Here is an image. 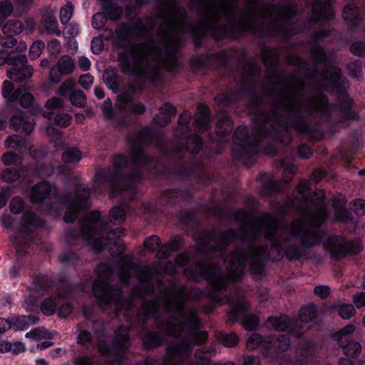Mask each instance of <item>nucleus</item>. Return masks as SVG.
Returning a JSON list of instances; mask_svg holds the SVG:
<instances>
[{"instance_id": "obj_1", "label": "nucleus", "mask_w": 365, "mask_h": 365, "mask_svg": "<svg viewBox=\"0 0 365 365\" xmlns=\"http://www.w3.org/2000/svg\"><path fill=\"white\" fill-rule=\"evenodd\" d=\"M297 190L299 197L287 202L286 212L297 210L299 219L290 225L280 223L270 213L253 215L247 209H239L235 216L241 222L237 232L199 231L195 236L197 259L190 264L188 253L178 255L175 262L164 266L163 271L173 274L182 269L195 281L207 280L211 287L207 296L210 302L203 307V312H211L216 304H228V319L235 322L248 308L242 294L237 291L235 297H220V291L232 281L240 279L245 267L252 274H259L267 258L272 261L283 257L298 259L306 248L317 245L322 238L320 227L327 217L324 192L317 190L311 194L307 180L299 182Z\"/></svg>"}, {"instance_id": "obj_2", "label": "nucleus", "mask_w": 365, "mask_h": 365, "mask_svg": "<svg viewBox=\"0 0 365 365\" xmlns=\"http://www.w3.org/2000/svg\"><path fill=\"white\" fill-rule=\"evenodd\" d=\"M199 21L190 22L185 8L176 4L158 9L152 16L138 19L132 25L122 24L115 29L114 45L120 52V66L124 73L155 81L168 63H174L182 36L190 34L202 38L212 34L221 39L234 32L252 31L263 26V0H191Z\"/></svg>"}, {"instance_id": "obj_3", "label": "nucleus", "mask_w": 365, "mask_h": 365, "mask_svg": "<svg viewBox=\"0 0 365 365\" xmlns=\"http://www.w3.org/2000/svg\"><path fill=\"white\" fill-rule=\"evenodd\" d=\"M312 65L293 54L287 56L288 63L297 67L299 75L286 83L274 86L277 102L271 106L269 113H260L255 117L252 136H248L247 128L238 127L234 133L235 143L249 155L261 151L274 154L272 148H262L261 143L271 138L275 142L288 144L291 141L289 128L311 140H317L322 133L311 125L307 119L312 115L328 118L336 108L329 105L327 98L318 92L319 89L335 92L341 101L340 117L344 120L354 119L356 114L351 110L353 101L348 98L344 79L340 69L332 65L330 55L317 44L310 46Z\"/></svg>"}, {"instance_id": "obj_4", "label": "nucleus", "mask_w": 365, "mask_h": 365, "mask_svg": "<svg viewBox=\"0 0 365 365\" xmlns=\"http://www.w3.org/2000/svg\"><path fill=\"white\" fill-rule=\"evenodd\" d=\"M130 146V159L117 155L114 157L112 170H101L96 173L95 184L110 190V197H120L123 201L131 200L135 195V184L143 178L142 170L155 165L154 159L148 158L144 148L150 143L159 147L163 154V136L153 132L150 127H145L138 133L127 138Z\"/></svg>"}, {"instance_id": "obj_5", "label": "nucleus", "mask_w": 365, "mask_h": 365, "mask_svg": "<svg viewBox=\"0 0 365 365\" xmlns=\"http://www.w3.org/2000/svg\"><path fill=\"white\" fill-rule=\"evenodd\" d=\"M125 218V210L119 206L110 210L109 220L102 218L98 211L91 212L81 220V232H71L68 240L71 242L81 237L95 252H101L108 245H117V240L124 235V230L112 227L121 224Z\"/></svg>"}, {"instance_id": "obj_6", "label": "nucleus", "mask_w": 365, "mask_h": 365, "mask_svg": "<svg viewBox=\"0 0 365 365\" xmlns=\"http://www.w3.org/2000/svg\"><path fill=\"white\" fill-rule=\"evenodd\" d=\"M90 195L89 189L85 185H81L76 188L73 195L63 193L58 196L54 185L42 181L31 188L30 197L33 202L37 203L41 202L48 196H56L58 203L53 205L51 210L60 205L66 207L64 221L70 222L76 220L80 212L89 208L91 206Z\"/></svg>"}, {"instance_id": "obj_7", "label": "nucleus", "mask_w": 365, "mask_h": 365, "mask_svg": "<svg viewBox=\"0 0 365 365\" xmlns=\"http://www.w3.org/2000/svg\"><path fill=\"white\" fill-rule=\"evenodd\" d=\"M27 48L24 41L17 43L15 50L8 51L6 49L0 50V66L9 64L12 68L7 71V76L9 79L21 82L31 77L33 68L27 65V58L25 54L22 53Z\"/></svg>"}, {"instance_id": "obj_8", "label": "nucleus", "mask_w": 365, "mask_h": 365, "mask_svg": "<svg viewBox=\"0 0 365 365\" xmlns=\"http://www.w3.org/2000/svg\"><path fill=\"white\" fill-rule=\"evenodd\" d=\"M129 329L125 326L120 327L115 331L112 346H109L103 339L106 336L105 329L96 330L95 334L98 339V347L103 356H113V359L110 365H122L123 353L130 345Z\"/></svg>"}, {"instance_id": "obj_9", "label": "nucleus", "mask_w": 365, "mask_h": 365, "mask_svg": "<svg viewBox=\"0 0 365 365\" xmlns=\"http://www.w3.org/2000/svg\"><path fill=\"white\" fill-rule=\"evenodd\" d=\"M289 346V339L286 335H272L262 338L259 334H252L247 340L246 347L250 351L257 348L262 350L267 357L274 359L285 351Z\"/></svg>"}, {"instance_id": "obj_10", "label": "nucleus", "mask_w": 365, "mask_h": 365, "mask_svg": "<svg viewBox=\"0 0 365 365\" xmlns=\"http://www.w3.org/2000/svg\"><path fill=\"white\" fill-rule=\"evenodd\" d=\"M191 120V115L188 111L183 112L178 119V125L175 134L180 142L173 148V153L180 158L181 153H189L191 154L197 153L202 148V140L197 134H193L187 137L189 132L188 123Z\"/></svg>"}, {"instance_id": "obj_11", "label": "nucleus", "mask_w": 365, "mask_h": 365, "mask_svg": "<svg viewBox=\"0 0 365 365\" xmlns=\"http://www.w3.org/2000/svg\"><path fill=\"white\" fill-rule=\"evenodd\" d=\"M14 217L10 215H4L1 217V222L4 227L15 229L22 237V240H19L18 236L15 237L14 241L18 245H26L28 243L27 237H30L33 230L41 224L38 217L29 210L23 213L21 221L17 226L14 225Z\"/></svg>"}, {"instance_id": "obj_12", "label": "nucleus", "mask_w": 365, "mask_h": 365, "mask_svg": "<svg viewBox=\"0 0 365 365\" xmlns=\"http://www.w3.org/2000/svg\"><path fill=\"white\" fill-rule=\"evenodd\" d=\"M144 246L145 249L150 252H154L158 250L156 254L157 257L164 259L168 257L171 252L180 249L182 246V239L180 237H175L168 244L161 246L160 238L157 236H151L146 239L144 242Z\"/></svg>"}, {"instance_id": "obj_13", "label": "nucleus", "mask_w": 365, "mask_h": 365, "mask_svg": "<svg viewBox=\"0 0 365 365\" xmlns=\"http://www.w3.org/2000/svg\"><path fill=\"white\" fill-rule=\"evenodd\" d=\"M133 95L129 92L120 93L115 102V109L120 115H142L146 110L145 105L141 102L133 101Z\"/></svg>"}, {"instance_id": "obj_14", "label": "nucleus", "mask_w": 365, "mask_h": 365, "mask_svg": "<svg viewBox=\"0 0 365 365\" xmlns=\"http://www.w3.org/2000/svg\"><path fill=\"white\" fill-rule=\"evenodd\" d=\"M46 108L49 110L48 118L51 121L60 126H68L71 118L68 114L61 111L63 106V100L60 98H53L48 100L46 104Z\"/></svg>"}, {"instance_id": "obj_15", "label": "nucleus", "mask_w": 365, "mask_h": 365, "mask_svg": "<svg viewBox=\"0 0 365 365\" xmlns=\"http://www.w3.org/2000/svg\"><path fill=\"white\" fill-rule=\"evenodd\" d=\"M75 68V63L68 55L62 56L56 66L50 71L49 78L51 82L57 83L61 81L62 76L72 73Z\"/></svg>"}, {"instance_id": "obj_16", "label": "nucleus", "mask_w": 365, "mask_h": 365, "mask_svg": "<svg viewBox=\"0 0 365 365\" xmlns=\"http://www.w3.org/2000/svg\"><path fill=\"white\" fill-rule=\"evenodd\" d=\"M36 27V21L32 18H28L23 23L16 19L8 21L2 27L4 35H18L22 32L30 34Z\"/></svg>"}, {"instance_id": "obj_17", "label": "nucleus", "mask_w": 365, "mask_h": 365, "mask_svg": "<svg viewBox=\"0 0 365 365\" xmlns=\"http://www.w3.org/2000/svg\"><path fill=\"white\" fill-rule=\"evenodd\" d=\"M268 323L272 329L277 331H282L287 330V332L292 336H299L302 332L299 331V329L300 326L298 322L295 324L291 323L289 317L287 316H282L279 317H269L268 319Z\"/></svg>"}, {"instance_id": "obj_18", "label": "nucleus", "mask_w": 365, "mask_h": 365, "mask_svg": "<svg viewBox=\"0 0 365 365\" xmlns=\"http://www.w3.org/2000/svg\"><path fill=\"white\" fill-rule=\"evenodd\" d=\"M360 245L358 242L346 241L343 238L336 240V243L331 248V256L334 259H339L344 255H356L359 252Z\"/></svg>"}, {"instance_id": "obj_19", "label": "nucleus", "mask_w": 365, "mask_h": 365, "mask_svg": "<svg viewBox=\"0 0 365 365\" xmlns=\"http://www.w3.org/2000/svg\"><path fill=\"white\" fill-rule=\"evenodd\" d=\"M68 296V294L66 292L58 289L56 294L45 297L41 304V312L47 316L53 315L60 304V301Z\"/></svg>"}, {"instance_id": "obj_20", "label": "nucleus", "mask_w": 365, "mask_h": 365, "mask_svg": "<svg viewBox=\"0 0 365 365\" xmlns=\"http://www.w3.org/2000/svg\"><path fill=\"white\" fill-rule=\"evenodd\" d=\"M11 126L16 131H24L29 134L34 130V119L25 116L23 112H19L12 116Z\"/></svg>"}, {"instance_id": "obj_21", "label": "nucleus", "mask_w": 365, "mask_h": 365, "mask_svg": "<svg viewBox=\"0 0 365 365\" xmlns=\"http://www.w3.org/2000/svg\"><path fill=\"white\" fill-rule=\"evenodd\" d=\"M176 113V109L171 104L164 103L160 108L159 112L156 114L153 120L155 125L165 127L171 121V118Z\"/></svg>"}, {"instance_id": "obj_22", "label": "nucleus", "mask_w": 365, "mask_h": 365, "mask_svg": "<svg viewBox=\"0 0 365 365\" xmlns=\"http://www.w3.org/2000/svg\"><path fill=\"white\" fill-rule=\"evenodd\" d=\"M42 27L49 34L61 36V31L58 29V23L56 17V11L53 9L46 10L43 14Z\"/></svg>"}, {"instance_id": "obj_23", "label": "nucleus", "mask_w": 365, "mask_h": 365, "mask_svg": "<svg viewBox=\"0 0 365 365\" xmlns=\"http://www.w3.org/2000/svg\"><path fill=\"white\" fill-rule=\"evenodd\" d=\"M14 168H8L3 170L1 175V179L6 182H13L19 178H22L24 180H26L29 173V168L26 165Z\"/></svg>"}, {"instance_id": "obj_24", "label": "nucleus", "mask_w": 365, "mask_h": 365, "mask_svg": "<svg viewBox=\"0 0 365 365\" xmlns=\"http://www.w3.org/2000/svg\"><path fill=\"white\" fill-rule=\"evenodd\" d=\"M210 125L209 108L203 105H199L195 118V128L199 131H205Z\"/></svg>"}, {"instance_id": "obj_25", "label": "nucleus", "mask_w": 365, "mask_h": 365, "mask_svg": "<svg viewBox=\"0 0 365 365\" xmlns=\"http://www.w3.org/2000/svg\"><path fill=\"white\" fill-rule=\"evenodd\" d=\"M103 78L106 86L115 93L119 91L123 83L122 78L112 69L106 70Z\"/></svg>"}, {"instance_id": "obj_26", "label": "nucleus", "mask_w": 365, "mask_h": 365, "mask_svg": "<svg viewBox=\"0 0 365 365\" xmlns=\"http://www.w3.org/2000/svg\"><path fill=\"white\" fill-rule=\"evenodd\" d=\"M102 111L105 118L107 120H111L114 123L116 124V125L124 126L126 125V120H119L116 118L112 107V103L109 98L106 99L103 102L102 106Z\"/></svg>"}, {"instance_id": "obj_27", "label": "nucleus", "mask_w": 365, "mask_h": 365, "mask_svg": "<svg viewBox=\"0 0 365 365\" xmlns=\"http://www.w3.org/2000/svg\"><path fill=\"white\" fill-rule=\"evenodd\" d=\"M21 93L20 89H14L13 83L9 81H4L2 85V96L9 102H14L19 99Z\"/></svg>"}, {"instance_id": "obj_28", "label": "nucleus", "mask_w": 365, "mask_h": 365, "mask_svg": "<svg viewBox=\"0 0 365 365\" xmlns=\"http://www.w3.org/2000/svg\"><path fill=\"white\" fill-rule=\"evenodd\" d=\"M343 17L351 26L357 24L359 21V14L354 4L350 3L344 7Z\"/></svg>"}, {"instance_id": "obj_29", "label": "nucleus", "mask_w": 365, "mask_h": 365, "mask_svg": "<svg viewBox=\"0 0 365 365\" xmlns=\"http://www.w3.org/2000/svg\"><path fill=\"white\" fill-rule=\"evenodd\" d=\"M26 140L18 135H13L5 140V145L7 148L14 149L19 152L26 150Z\"/></svg>"}, {"instance_id": "obj_30", "label": "nucleus", "mask_w": 365, "mask_h": 365, "mask_svg": "<svg viewBox=\"0 0 365 365\" xmlns=\"http://www.w3.org/2000/svg\"><path fill=\"white\" fill-rule=\"evenodd\" d=\"M263 62L269 69H274L279 62L277 51L273 48H266L263 52Z\"/></svg>"}, {"instance_id": "obj_31", "label": "nucleus", "mask_w": 365, "mask_h": 365, "mask_svg": "<svg viewBox=\"0 0 365 365\" xmlns=\"http://www.w3.org/2000/svg\"><path fill=\"white\" fill-rule=\"evenodd\" d=\"M82 158L81 151L75 148H66L62 154V160L66 163H77Z\"/></svg>"}, {"instance_id": "obj_32", "label": "nucleus", "mask_w": 365, "mask_h": 365, "mask_svg": "<svg viewBox=\"0 0 365 365\" xmlns=\"http://www.w3.org/2000/svg\"><path fill=\"white\" fill-rule=\"evenodd\" d=\"M333 207L335 210L336 220L347 222L350 219V212L345 208L342 201L334 200Z\"/></svg>"}, {"instance_id": "obj_33", "label": "nucleus", "mask_w": 365, "mask_h": 365, "mask_svg": "<svg viewBox=\"0 0 365 365\" xmlns=\"http://www.w3.org/2000/svg\"><path fill=\"white\" fill-rule=\"evenodd\" d=\"M233 128L232 120L227 115H223L217 123L216 131L220 135H225L230 133Z\"/></svg>"}, {"instance_id": "obj_34", "label": "nucleus", "mask_w": 365, "mask_h": 365, "mask_svg": "<svg viewBox=\"0 0 365 365\" xmlns=\"http://www.w3.org/2000/svg\"><path fill=\"white\" fill-rule=\"evenodd\" d=\"M334 18L330 0H320V22L328 21Z\"/></svg>"}, {"instance_id": "obj_35", "label": "nucleus", "mask_w": 365, "mask_h": 365, "mask_svg": "<svg viewBox=\"0 0 365 365\" xmlns=\"http://www.w3.org/2000/svg\"><path fill=\"white\" fill-rule=\"evenodd\" d=\"M87 327V322L78 326V335L77 337V341L78 344L86 346L93 344L92 336L91 333L86 329V327Z\"/></svg>"}, {"instance_id": "obj_36", "label": "nucleus", "mask_w": 365, "mask_h": 365, "mask_svg": "<svg viewBox=\"0 0 365 365\" xmlns=\"http://www.w3.org/2000/svg\"><path fill=\"white\" fill-rule=\"evenodd\" d=\"M259 180L263 185L266 195H270L279 190V183L272 179H269V178L264 173L259 175Z\"/></svg>"}, {"instance_id": "obj_37", "label": "nucleus", "mask_w": 365, "mask_h": 365, "mask_svg": "<svg viewBox=\"0 0 365 365\" xmlns=\"http://www.w3.org/2000/svg\"><path fill=\"white\" fill-rule=\"evenodd\" d=\"M317 315V307L314 304H308L302 307L299 312L301 322H309L313 320Z\"/></svg>"}, {"instance_id": "obj_38", "label": "nucleus", "mask_w": 365, "mask_h": 365, "mask_svg": "<svg viewBox=\"0 0 365 365\" xmlns=\"http://www.w3.org/2000/svg\"><path fill=\"white\" fill-rule=\"evenodd\" d=\"M106 14L113 21L118 20L123 14V9L110 2L103 6Z\"/></svg>"}, {"instance_id": "obj_39", "label": "nucleus", "mask_w": 365, "mask_h": 365, "mask_svg": "<svg viewBox=\"0 0 365 365\" xmlns=\"http://www.w3.org/2000/svg\"><path fill=\"white\" fill-rule=\"evenodd\" d=\"M2 161L6 165H16L20 167L22 165L23 159L20 155L14 154L11 151L6 152L2 156Z\"/></svg>"}, {"instance_id": "obj_40", "label": "nucleus", "mask_w": 365, "mask_h": 365, "mask_svg": "<svg viewBox=\"0 0 365 365\" xmlns=\"http://www.w3.org/2000/svg\"><path fill=\"white\" fill-rule=\"evenodd\" d=\"M355 327L349 324L343 328L337 335L338 344L339 346H344V343L351 339V334L354 331Z\"/></svg>"}, {"instance_id": "obj_41", "label": "nucleus", "mask_w": 365, "mask_h": 365, "mask_svg": "<svg viewBox=\"0 0 365 365\" xmlns=\"http://www.w3.org/2000/svg\"><path fill=\"white\" fill-rule=\"evenodd\" d=\"M259 324V318L253 314H245L242 319V326L245 329L252 331L255 329Z\"/></svg>"}, {"instance_id": "obj_42", "label": "nucleus", "mask_w": 365, "mask_h": 365, "mask_svg": "<svg viewBox=\"0 0 365 365\" xmlns=\"http://www.w3.org/2000/svg\"><path fill=\"white\" fill-rule=\"evenodd\" d=\"M343 348L344 354L347 356H354L361 351V345L351 339L349 341L344 343V346H340Z\"/></svg>"}, {"instance_id": "obj_43", "label": "nucleus", "mask_w": 365, "mask_h": 365, "mask_svg": "<svg viewBox=\"0 0 365 365\" xmlns=\"http://www.w3.org/2000/svg\"><path fill=\"white\" fill-rule=\"evenodd\" d=\"M281 164L284 168L282 180L284 182L288 183L296 173L297 168L294 165L287 163L284 160H282Z\"/></svg>"}, {"instance_id": "obj_44", "label": "nucleus", "mask_w": 365, "mask_h": 365, "mask_svg": "<svg viewBox=\"0 0 365 365\" xmlns=\"http://www.w3.org/2000/svg\"><path fill=\"white\" fill-rule=\"evenodd\" d=\"M71 103L77 107H84L86 102V95L82 91L78 90L72 92L69 96Z\"/></svg>"}, {"instance_id": "obj_45", "label": "nucleus", "mask_w": 365, "mask_h": 365, "mask_svg": "<svg viewBox=\"0 0 365 365\" xmlns=\"http://www.w3.org/2000/svg\"><path fill=\"white\" fill-rule=\"evenodd\" d=\"M14 11L12 3L9 0H2L0 1V24L9 16Z\"/></svg>"}, {"instance_id": "obj_46", "label": "nucleus", "mask_w": 365, "mask_h": 365, "mask_svg": "<svg viewBox=\"0 0 365 365\" xmlns=\"http://www.w3.org/2000/svg\"><path fill=\"white\" fill-rule=\"evenodd\" d=\"M73 14V5L71 3H67L60 10V21L62 24H66Z\"/></svg>"}, {"instance_id": "obj_47", "label": "nucleus", "mask_w": 365, "mask_h": 365, "mask_svg": "<svg viewBox=\"0 0 365 365\" xmlns=\"http://www.w3.org/2000/svg\"><path fill=\"white\" fill-rule=\"evenodd\" d=\"M37 318L34 316H21L16 320L18 327L21 329H26L30 326L37 323Z\"/></svg>"}, {"instance_id": "obj_48", "label": "nucleus", "mask_w": 365, "mask_h": 365, "mask_svg": "<svg viewBox=\"0 0 365 365\" xmlns=\"http://www.w3.org/2000/svg\"><path fill=\"white\" fill-rule=\"evenodd\" d=\"M75 86L76 82L74 80L68 79L61 85L58 88V93L63 96H70L71 93L74 91L73 88Z\"/></svg>"}, {"instance_id": "obj_49", "label": "nucleus", "mask_w": 365, "mask_h": 365, "mask_svg": "<svg viewBox=\"0 0 365 365\" xmlns=\"http://www.w3.org/2000/svg\"><path fill=\"white\" fill-rule=\"evenodd\" d=\"M44 46L45 44L43 42L41 41H35L30 47L29 53V58L31 60L36 59L41 55Z\"/></svg>"}, {"instance_id": "obj_50", "label": "nucleus", "mask_w": 365, "mask_h": 365, "mask_svg": "<svg viewBox=\"0 0 365 365\" xmlns=\"http://www.w3.org/2000/svg\"><path fill=\"white\" fill-rule=\"evenodd\" d=\"M9 208L13 214L20 213L24 208V202L21 197H14L9 203Z\"/></svg>"}, {"instance_id": "obj_51", "label": "nucleus", "mask_w": 365, "mask_h": 365, "mask_svg": "<svg viewBox=\"0 0 365 365\" xmlns=\"http://www.w3.org/2000/svg\"><path fill=\"white\" fill-rule=\"evenodd\" d=\"M338 312L339 316L347 319L351 318L355 313V309L351 304H341L338 307Z\"/></svg>"}, {"instance_id": "obj_52", "label": "nucleus", "mask_w": 365, "mask_h": 365, "mask_svg": "<svg viewBox=\"0 0 365 365\" xmlns=\"http://www.w3.org/2000/svg\"><path fill=\"white\" fill-rule=\"evenodd\" d=\"M347 68L349 75L354 78H359L362 72L361 63L357 60L350 61Z\"/></svg>"}, {"instance_id": "obj_53", "label": "nucleus", "mask_w": 365, "mask_h": 365, "mask_svg": "<svg viewBox=\"0 0 365 365\" xmlns=\"http://www.w3.org/2000/svg\"><path fill=\"white\" fill-rule=\"evenodd\" d=\"M222 344L227 347L236 346L239 342L238 336L235 333L225 334L221 336Z\"/></svg>"}, {"instance_id": "obj_54", "label": "nucleus", "mask_w": 365, "mask_h": 365, "mask_svg": "<svg viewBox=\"0 0 365 365\" xmlns=\"http://www.w3.org/2000/svg\"><path fill=\"white\" fill-rule=\"evenodd\" d=\"M106 21L107 18L105 14L102 13H96L92 18V26L95 29H101L105 26Z\"/></svg>"}, {"instance_id": "obj_55", "label": "nucleus", "mask_w": 365, "mask_h": 365, "mask_svg": "<svg viewBox=\"0 0 365 365\" xmlns=\"http://www.w3.org/2000/svg\"><path fill=\"white\" fill-rule=\"evenodd\" d=\"M55 172L54 168L51 165H40L36 170V175L39 178L50 176Z\"/></svg>"}, {"instance_id": "obj_56", "label": "nucleus", "mask_w": 365, "mask_h": 365, "mask_svg": "<svg viewBox=\"0 0 365 365\" xmlns=\"http://www.w3.org/2000/svg\"><path fill=\"white\" fill-rule=\"evenodd\" d=\"M351 210L357 215H365V200L357 199L353 201L351 204Z\"/></svg>"}, {"instance_id": "obj_57", "label": "nucleus", "mask_w": 365, "mask_h": 365, "mask_svg": "<svg viewBox=\"0 0 365 365\" xmlns=\"http://www.w3.org/2000/svg\"><path fill=\"white\" fill-rule=\"evenodd\" d=\"M19 98L20 105L24 108H29L34 103V96L30 93L23 92L21 91Z\"/></svg>"}, {"instance_id": "obj_58", "label": "nucleus", "mask_w": 365, "mask_h": 365, "mask_svg": "<svg viewBox=\"0 0 365 365\" xmlns=\"http://www.w3.org/2000/svg\"><path fill=\"white\" fill-rule=\"evenodd\" d=\"M94 78L90 73L81 75L79 78L78 82L80 85L86 90L89 89L93 84Z\"/></svg>"}, {"instance_id": "obj_59", "label": "nucleus", "mask_w": 365, "mask_h": 365, "mask_svg": "<svg viewBox=\"0 0 365 365\" xmlns=\"http://www.w3.org/2000/svg\"><path fill=\"white\" fill-rule=\"evenodd\" d=\"M48 334L46 330L38 328L27 332L25 336L26 338L39 339L41 338H46L48 337Z\"/></svg>"}, {"instance_id": "obj_60", "label": "nucleus", "mask_w": 365, "mask_h": 365, "mask_svg": "<svg viewBox=\"0 0 365 365\" xmlns=\"http://www.w3.org/2000/svg\"><path fill=\"white\" fill-rule=\"evenodd\" d=\"M14 35H4L0 36V45L4 48H12L16 44V39Z\"/></svg>"}, {"instance_id": "obj_61", "label": "nucleus", "mask_w": 365, "mask_h": 365, "mask_svg": "<svg viewBox=\"0 0 365 365\" xmlns=\"http://www.w3.org/2000/svg\"><path fill=\"white\" fill-rule=\"evenodd\" d=\"M91 51L95 54L100 53L103 49V41L101 38L95 37L92 39L91 43Z\"/></svg>"}, {"instance_id": "obj_62", "label": "nucleus", "mask_w": 365, "mask_h": 365, "mask_svg": "<svg viewBox=\"0 0 365 365\" xmlns=\"http://www.w3.org/2000/svg\"><path fill=\"white\" fill-rule=\"evenodd\" d=\"M48 49L51 55L56 56L61 51V43L58 40L53 39L49 42Z\"/></svg>"}, {"instance_id": "obj_63", "label": "nucleus", "mask_w": 365, "mask_h": 365, "mask_svg": "<svg viewBox=\"0 0 365 365\" xmlns=\"http://www.w3.org/2000/svg\"><path fill=\"white\" fill-rule=\"evenodd\" d=\"M72 310H73V308L69 304H68V303L62 304L58 309V315L61 318H66L67 317H68L70 315Z\"/></svg>"}, {"instance_id": "obj_64", "label": "nucleus", "mask_w": 365, "mask_h": 365, "mask_svg": "<svg viewBox=\"0 0 365 365\" xmlns=\"http://www.w3.org/2000/svg\"><path fill=\"white\" fill-rule=\"evenodd\" d=\"M314 292L316 295L319 296V297L325 298L329 294L330 289L327 286L319 285L317 286L314 288Z\"/></svg>"}]
</instances>
